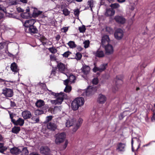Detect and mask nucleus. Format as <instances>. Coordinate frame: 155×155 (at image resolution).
<instances>
[{
  "label": "nucleus",
  "mask_w": 155,
  "mask_h": 155,
  "mask_svg": "<svg viewBox=\"0 0 155 155\" xmlns=\"http://www.w3.org/2000/svg\"><path fill=\"white\" fill-rule=\"evenodd\" d=\"M51 103L52 104H58V102H57L56 100H51Z\"/></svg>",
  "instance_id": "69168bd1"
},
{
  "label": "nucleus",
  "mask_w": 155,
  "mask_h": 155,
  "mask_svg": "<svg viewBox=\"0 0 155 155\" xmlns=\"http://www.w3.org/2000/svg\"><path fill=\"white\" fill-rule=\"evenodd\" d=\"M124 117L123 114V113H121L119 116V118L120 120H122Z\"/></svg>",
  "instance_id": "e2e57ef3"
},
{
  "label": "nucleus",
  "mask_w": 155,
  "mask_h": 155,
  "mask_svg": "<svg viewBox=\"0 0 155 155\" xmlns=\"http://www.w3.org/2000/svg\"><path fill=\"white\" fill-rule=\"evenodd\" d=\"M53 118V116H47L46 117L45 120L44 122V123L46 124L50 122H49L51 121V120Z\"/></svg>",
  "instance_id": "58836bf2"
},
{
  "label": "nucleus",
  "mask_w": 155,
  "mask_h": 155,
  "mask_svg": "<svg viewBox=\"0 0 155 155\" xmlns=\"http://www.w3.org/2000/svg\"><path fill=\"white\" fill-rule=\"evenodd\" d=\"M49 94L55 96V97H58V96H59V93H56L54 92H52L51 91H49Z\"/></svg>",
  "instance_id": "603ef678"
},
{
  "label": "nucleus",
  "mask_w": 155,
  "mask_h": 155,
  "mask_svg": "<svg viewBox=\"0 0 155 155\" xmlns=\"http://www.w3.org/2000/svg\"><path fill=\"white\" fill-rule=\"evenodd\" d=\"M69 82H70L68 80V79H67L65 80L64 81V84L65 85H66V86L67 85L68 86V84Z\"/></svg>",
  "instance_id": "13d9d810"
},
{
  "label": "nucleus",
  "mask_w": 155,
  "mask_h": 155,
  "mask_svg": "<svg viewBox=\"0 0 155 155\" xmlns=\"http://www.w3.org/2000/svg\"><path fill=\"white\" fill-rule=\"evenodd\" d=\"M63 14L65 16H67L69 15L70 12L67 8H64L62 10Z\"/></svg>",
  "instance_id": "c9c22d12"
},
{
  "label": "nucleus",
  "mask_w": 155,
  "mask_h": 155,
  "mask_svg": "<svg viewBox=\"0 0 155 155\" xmlns=\"http://www.w3.org/2000/svg\"><path fill=\"white\" fill-rule=\"evenodd\" d=\"M47 127L48 129L54 131L57 129V126L54 121H51L47 124Z\"/></svg>",
  "instance_id": "f8f14e48"
},
{
  "label": "nucleus",
  "mask_w": 155,
  "mask_h": 155,
  "mask_svg": "<svg viewBox=\"0 0 155 155\" xmlns=\"http://www.w3.org/2000/svg\"><path fill=\"white\" fill-rule=\"evenodd\" d=\"M105 49V53L107 55H110L113 53L114 48L113 46L109 44L105 45L104 46H102Z\"/></svg>",
  "instance_id": "39448f33"
},
{
  "label": "nucleus",
  "mask_w": 155,
  "mask_h": 155,
  "mask_svg": "<svg viewBox=\"0 0 155 155\" xmlns=\"http://www.w3.org/2000/svg\"><path fill=\"white\" fill-rule=\"evenodd\" d=\"M16 105V104L14 102L12 101H10V106L11 107H15Z\"/></svg>",
  "instance_id": "052dcab7"
},
{
  "label": "nucleus",
  "mask_w": 155,
  "mask_h": 155,
  "mask_svg": "<svg viewBox=\"0 0 155 155\" xmlns=\"http://www.w3.org/2000/svg\"><path fill=\"white\" fill-rule=\"evenodd\" d=\"M68 140H66L65 141V143H64V149H65L67 146V145H68Z\"/></svg>",
  "instance_id": "0e129e2a"
},
{
  "label": "nucleus",
  "mask_w": 155,
  "mask_h": 155,
  "mask_svg": "<svg viewBox=\"0 0 155 155\" xmlns=\"http://www.w3.org/2000/svg\"><path fill=\"white\" fill-rule=\"evenodd\" d=\"M114 19L116 22L120 25H123L126 22V19L124 16L121 15H117L115 16Z\"/></svg>",
  "instance_id": "7ed1b4c3"
},
{
  "label": "nucleus",
  "mask_w": 155,
  "mask_h": 155,
  "mask_svg": "<svg viewBox=\"0 0 155 155\" xmlns=\"http://www.w3.org/2000/svg\"><path fill=\"white\" fill-rule=\"evenodd\" d=\"M10 68L11 70L14 72L15 74L18 72L19 69L18 68V66L14 62L12 64Z\"/></svg>",
  "instance_id": "b1692460"
},
{
  "label": "nucleus",
  "mask_w": 155,
  "mask_h": 155,
  "mask_svg": "<svg viewBox=\"0 0 155 155\" xmlns=\"http://www.w3.org/2000/svg\"><path fill=\"white\" fill-rule=\"evenodd\" d=\"M90 70V67L87 65H85L83 66L82 68V70L83 72L86 75L88 73Z\"/></svg>",
  "instance_id": "cd10ccee"
},
{
  "label": "nucleus",
  "mask_w": 155,
  "mask_h": 155,
  "mask_svg": "<svg viewBox=\"0 0 155 155\" xmlns=\"http://www.w3.org/2000/svg\"><path fill=\"white\" fill-rule=\"evenodd\" d=\"M126 146L125 143L119 142L117 144L116 150L119 151H124L125 150V147Z\"/></svg>",
  "instance_id": "4468645a"
},
{
  "label": "nucleus",
  "mask_w": 155,
  "mask_h": 155,
  "mask_svg": "<svg viewBox=\"0 0 155 155\" xmlns=\"http://www.w3.org/2000/svg\"><path fill=\"white\" fill-rule=\"evenodd\" d=\"M96 91V88L91 86H89L85 91L86 95L87 96H91L94 94Z\"/></svg>",
  "instance_id": "6e6552de"
},
{
  "label": "nucleus",
  "mask_w": 155,
  "mask_h": 155,
  "mask_svg": "<svg viewBox=\"0 0 155 155\" xmlns=\"http://www.w3.org/2000/svg\"><path fill=\"white\" fill-rule=\"evenodd\" d=\"M42 12H43L42 11H39L37 8H34L33 12L32 13V16L34 18H35L38 17V16L41 14Z\"/></svg>",
  "instance_id": "4be33fe9"
},
{
  "label": "nucleus",
  "mask_w": 155,
  "mask_h": 155,
  "mask_svg": "<svg viewBox=\"0 0 155 155\" xmlns=\"http://www.w3.org/2000/svg\"><path fill=\"white\" fill-rule=\"evenodd\" d=\"M93 71L94 72H96L97 71L100 72V70L99 67H97L95 66L93 69Z\"/></svg>",
  "instance_id": "4d7b16f0"
},
{
  "label": "nucleus",
  "mask_w": 155,
  "mask_h": 155,
  "mask_svg": "<svg viewBox=\"0 0 155 155\" xmlns=\"http://www.w3.org/2000/svg\"><path fill=\"white\" fill-rule=\"evenodd\" d=\"M7 149V148L5 147H4V146L1 148H0V152L3 153Z\"/></svg>",
  "instance_id": "6e6d98bb"
},
{
  "label": "nucleus",
  "mask_w": 155,
  "mask_h": 155,
  "mask_svg": "<svg viewBox=\"0 0 155 155\" xmlns=\"http://www.w3.org/2000/svg\"><path fill=\"white\" fill-rule=\"evenodd\" d=\"M105 29L106 31L110 34H112L113 32V28L110 27H106Z\"/></svg>",
  "instance_id": "a19ab883"
},
{
  "label": "nucleus",
  "mask_w": 155,
  "mask_h": 155,
  "mask_svg": "<svg viewBox=\"0 0 155 155\" xmlns=\"http://www.w3.org/2000/svg\"><path fill=\"white\" fill-rule=\"evenodd\" d=\"M86 29L85 26L84 25H83L82 27L79 28V30L80 32L81 33H84L85 32Z\"/></svg>",
  "instance_id": "37998d69"
},
{
  "label": "nucleus",
  "mask_w": 155,
  "mask_h": 155,
  "mask_svg": "<svg viewBox=\"0 0 155 155\" xmlns=\"http://www.w3.org/2000/svg\"><path fill=\"white\" fill-rule=\"evenodd\" d=\"M82 57L81 54L80 52H78L76 54V59L77 60H79L81 59Z\"/></svg>",
  "instance_id": "a18cd8bd"
},
{
  "label": "nucleus",
  "mask_w": 155,
  "mask_h": 155,
  "mask_svg": "<svg viewBox=\"0 0 155 155\" xmlns=\"http://www.w3.org/2000/svg\"><path fill=\"white\" fill-rule=\"evenodd\" d=\"M11 153L13 154L18 155L21 152V150L16 147H14L10 149Z\"/></svg>",
  "instance_id": "393cba45"
},
{
  "label": "nucleus",
  "mask_w": 155,
  "mask_h": 155,
  "mask_svg": "<svg viewBox=\"0 0 155 155\" xmlns=\"http://www.w3.org/2000/svg\"><path fill=\"white\" fill-rule=\"evenodd\" d=\"M71 52L69 51H68L65 52L62 55L65 58H67L71 54Z\"/></svg>",
  "instance_id": "49530a36"
},
{
  "label": "nucleus",
  "mask_w": 155,
  "mask_h": 155,
  "mask_svg": "<svg viewBox=\"0 0 155 155\" xmlns=\"http://www.w3.org/2000/svg\"><path fill=\"white\" fill-rule=\"evenodd\" d=\"M76 79V78L75 76L72 74H71L69 76L68 79L70 82L73 83L74 82V81Z\"/></svg>",
  "instance_id": "f704fd0d"
},
{
  "label": "nucleus",
  "mask_w": 155,
  "mask_h": 155,
  "mask_svg": "<svg viewBox=\"0 0 155 155\" xmlns=\"http://www.w3.org/2000/svg\"><path fill=\"white\" fill-rule=\"evenodd\" d=\"M20 127L15 126L12 128V132L14 134H18L20 131Z\"/></svg>",
  "instance_id": "c756f323"
},
{
  "label": "nucleus",
  "mask_w": 155,
  "mask_h": 155,
  "mask_svg": "<svg viewBox=\"0 0 155 155\" xmlns=\"http://www.w3.org/2000/svg\"><path fill=\"white\" fill-rule=\"evenodd\" d=\"M107 66V64H103L100 66L99 68L100 70V72H101L104 71Z\"/></svg>",
  "instance_id": "473e14b6"
},
{
  "label": "nucleus",
  "mask_w": 155,
  "mask_h": 155,
  "mask_svg": "<svg viewBox=\"0 0 155 155\" xmlns=\"http://www.w3.org/2000/svg\"><path fill=\"white\" fill-rule=\"evenodd\" d=\"M25 30L26 32L30 33L31 35L37 33L38 31L36 27L34 25L30 26V27H27V28H25Z\"/></svg>",
  "instance_id": "20e7f679"
},
{
  "label": "nucleus",
  "mask_w": 155,
  "mask_h": 155,
  "mask_svg": "<svg viewBox=\"0 0 155 155\" xmlns=\"http://www.w3.org/2000/svg\"><path fill=\"white\" fill-rule=\"evenodd\" d=\"M57 67L59 71L63 74H65L67 71V67L65 64L61 62L58 63Z\"/></svg>",
  "instance_id": "423d86ee"
},
{
  "label": "nucleus",
  "mask_w": 155,
  "mask_h": 155,
  "mask_svg": "<svg viewBox=\"0 0 155 155\" xmlns=\"http://www.w3.org/2000/svg\"><path fill=\"white\" fill-rule=\"evenodd\" d=\"M110 39L109 36L107 35L104 36L101 40V45L102 46H104V45L109 44V41Z\"/></svg>",
  "instance_id": "dca6fc26"
},
{
  "label": "nucleus",
  "mask_w": 155,
  "mask_h": 155,
  "mask_svg": "<svg viewBox=\"0 0 155 155\" xmlns=\"http://www.w3.org/2000/svg\"><path fill=\"white\" fill-rule=\"evenodd\" d=\"M123 76L121 75H118L116 76V85L117 89H118L119 84L121 85L123 84Z\"/></svg>",
  "instance_id": "2eb2a0df"
},
{
  "label": "nucleus",
  "mask_w": 155,
  "mask_h": 155,
  "mask_svg": "<svg viewBox=\"0 0 155 155\" xmlns=\"http://www.w3.org/2000/svg\"><path fill=\"white\" fill-rule=\"evenodd\" d=\"M17 11L19 12H23L24 10L21 8L20 7H18L17 8Z\"/></svg>",
  "instance_id": "338daca9"
},
{
  "label": "nucleus",
  "mask_w": 155,
  "mask_h": 155,
  "mask_svg": "<svg viewBox=\"0 0 155 155\" xmlns=\"http://www.w3.org/2000/svg\"><path fill=\"white\" fill-rule=\"evenodd\" d=\"M24 120L21 118H19L17 120H15L13 124L15 125H19L21 126H22L25 122Z\"/></svg>",
  "instance_id": "aec40b11"
},
{
  "label": "nucleus",
  "mask_w": 155,
  "mask_h": 155,
  "mask_svg": "<svg viewBox=\"0 0 155 155\" xmlns=\"http://www.w3.org/2000/svg\"><path fill=\"white\" fill-rule=\"evenodd\" d=\"M35 104L37 107H41L44 105L45 103L44 101L40 99L37 101Z\"/></svg>",
  "instance_id": "bb28decb"
},
{
  "label": "nucleus",
  "mask_w": 155,
  "mask_h": 155,
  "mask_svg": "<svg viewBox=\"0 0 155 155\" xmlns=\"http://www.w3.org/2000/svg\"><path fill=\"white\" fill-rule=\"evenodd\" d=\"M59 94H60V96H61V97L63 98V100L64 99H67L68 98V96L66 94L62 93V92H61Z\"/></svg>",
  "instance_id": "de8ad7c7"
},
{
  "label": "nucleus",
  "mask_w": 155,
  "mask_h": 155,
  "mask_svg": "<svg viewBox=\"0 0 155 155\" xmlns=\"http://www.w3.org/2000/svg\"><path fill=\"white\" fill-rule=\"evenodd\" d=\"M57 69V68L56 67L53 68L52 69L51 71V74H53L54 75H55L56 74V71Z\"/></svg>",
  "instance_id": "5fc2aeb1"
},
{
  "label": "nucleus",
  "mask_w": 155,
  "mask_h": 155,
  "mask_svg": "<svg viewBox=\"0 0 155 155\" xmlns=\"http://www.w3.org/2000/svg\"><path fill=\"white\" fill-rule=\"evenodd\" d=\"M71 86H66L64 91L66 93L70 92L71 90Z\"/></svg>",
  "instance_id": "ea45409f"
},
{
  "label": "nucleus",
  "mask_w": 155,
  "mask_h": 155,
  "mask_svg": "<svg viewBox=\"0 0 155 155\" xmlns=\"http://www.w3.org/2000/svg\"><path fill=\"white\" fill-rule=\"evenodd\" d=\"M60 37H61L59 35H57L55 37V39L56 40L58 41L59 40Z\"/></svg>",
  "instance_id": "774afa93"
},
{
  "label": "nucleus",
  "mask_w": 155,
  "mask_h": 155,
  "mask_svg": "<svg viewBox=\"0 0 155 155\" xmlns=\"http://www.w3.org/2000/svg\"><path fill=\"white\" fill-rule=\"evenodd\" d=\"M76 119L74 118L71 120H67L66 123V127H69L71 126H73L76 124Z\"/></svg>",
  "instance_id": "412c9836"
},
{
  "label": "nucleus",
  "mask_w": 155,
  "mask_h": 155,
  "mask_svg": "<svg viewBox=\"0 0 155 155\" xmlns=\"http://www.w3.org/2000/svg\"><path fill=\"white\" fill-rule=\"evenodd\" d=\"M39 39L41 42L47 41V38L44 36L41 37Z\"/></svg>",
  "instance_id": "864d4df0"
},
{
  "label": "nucleus",
  "mask_w": 155,
  "mask_h": 155,
  "mask_svg": "<svg viewBox=\"0 0 155 155\" xmlns=\"http://www.w3.org/2000/svg\"><path fill=\"white\" fill-rule=\"evenodd\" d=\"M9 115H10V117L11 119V121L13 123V122L15 121V119H13V114H11V113Z\"/></svg>",
  "instance_id": "bf43d9fd"
},
{
  "label": "nucleus",
  "mask_w": 155,
  "mask_h": 155,
  "mask_svg": "<svg viewBox=\"0 0 155 155\" xmlns=\"http://www.w3.org/2000/svg\"><path fill=\"white\" fill-rule=\"evenodd\" d=\"M110 6L111 8L114 9L119 8L120 7V5L117 3H115L111 4Z\"/></svg>",
  "instance_id": "72a5a7b5"
},
{
  "label": "nucleus",
  "mask_w": 155,
  "mask_h": 155,
  "mask_svg": "<svg viewBox=\"0 0 155 155\" xmlns=\"http://www.w3.org/2000/svg\"><path fill=\"white\" fill-rule=\"evenodd\" d=\"M2 94L6 97H11L14 94L12 90L6 88L3 90Z\"/></svg>",
  "instance_id": "0eeeda50"
},
{
  "label": "nucleus",
  "mask_w": 155,
  "mask_h": 155,
  "mask_svg": "<svg viewBox=\"0 0 155 155\" xmlns=\"http://www.w3.org/2000/svg\"><path fill=\"white\" fill-rule=\"evenodd\" d=\"M84 99L82 97L75 98L72 102L71 107L74 110H77L80 107L83 105L84 103Z\"/></svg>",
  "instance_id": "f257e3e1"
},
{
  "label": "nucleus",
  "mask_w": 155,
  "mask_h": 155,
  "mask_svg": "<svg viewBox=\"0 0 155 155\" xmlns=\"http://www.w3.org/2000/svg\"><path fill=\"white\" fill-rule=\"evenodd\" d=\"M40 153L45 155L49 154L50 152V149L47 147L42 146L40 149Z\"/></svg>",
  "instance_id": "f3484780"
},
{
  "label": "nucleus",
  "mask_w": 155,
  "mask_h": 155,
  "mask_svg": "<svg viewBox=\"0 0 155 155\" xmlns=\"http://www.w3.org/2000/svg\"><path fill=\"white\" fill-rule=\"evenodd\" d=\"M21 15L23 18L28 19L31 17V15L29 13L27 12L22 13L21 14Z\"/></svg>",
  "instance_id": "c85d7f7f"
},
{
  "label": "nucleus",
  "mask_w": 155,
  "mask_h": 155,
  "mask_svg": "<svg viewBox=\"0 0 155 155\" xmlns=\"http://www.w3.org/2000/svg\"><path fill=\"white\" fill-rule=\"evenodd\" d=\"M68 27H63L62 29L63 30L64 33H66L68 30Z\"/></svg>",
  "instance_id": "680f3d73"
},
{
  "label": "nucleus",
  "mask_w": 155,
  "mask_h": 155,
  "mask_svg": "<svg viewBox=\"0 0 155 155\" xmlns=\"http://www.w3.org/2000/svg\"><path fill=\"white\" fill-rule=\"evenodd\" d=\"M48 50L51 53L53 54H55L57 52L56 49L53 46L51 48H48Z\"/></svg>",
  "instance_id": "79ce46f5"
},
{
  "label": "nucleus",
  "mask_w": 155,
  "mask_h": 155,
  "mask_svg": "<svg viewBox=\"0 0 155 155\" xmlns=\"http://www.w3.org/2000/svg\"><path fill=\"white\" fill-rule=\"evenodd\" d=\"M93 54L95 55L96 57L98 58H102L104 56V52L100 50L99 49L95 52H94Z\"/></svg>",
  "instance_id": "5701e85b"
},
{
  "label": "nucleus",
  "mask_w": 155,
  "mask_h": 155,
  "mask_svg": "<svg viewBox=\"0 0 155 155\" xmlns=\"http://www.w3.org/2000/svg\"><path fill=\"white\" fill-rule=\"evenodd\" d=\"M83 120L81 118H79L76 124V125L74 126L73 128L72 131L74 132H76L78 128L81 126L83 122Z\"/></svg>",
  "instance_id": "6ab92c4d"
},
{
  "label": "nucleus",
  "mask_w": 155,
  "mask_h": 155,
  "mask_svg": "<svg viewBox=\"0 0 155 155\" xmlns=\"http://www.w3.org/2000/svg\"><path fill=\"white\" fill-rule=\"evenodd\" d=\"M68 44L71 48H75L77 46L74 42L73 41H69L68 43Z\"/></svg>",
  "instance_id": "2f4dec72"
},
{
  "label": "nucleus",
  "mask_w": 155,
  "mask_h": 155,
  "mask_svg": "<svg viewBox=\"0 0 155 155\" xmlns=\"http://www.w3.org/2000/svg\"><path fill=\"white\" fill-rule=\"evenodd\" d=\"M66 137V135L64 132L58 133L55 136V143L58 145L60 144L64 141Z\"/></svg>",
  "instance_id": "f03ea898"
},
{
  "label": "nucleus",
  "mask_w": 155,
  "mask_h": 155,
  "mask_svg": "<svg viewBox=\"0 0 155 155\" xmlns=\"http://www.w3.org/2000/svg\"><path fill=\"white\" fill-rule=\"evenodd\" d=\"M90 42L89 41H86L84 42V48H85L88 47L89 46Z\"/></svg>",
  "instance_id": "8fccbe9b"
},
{
  "label": "nucleus",
  "mask_w": 155,
  "mask_h": 155,
  "mask_svg": "<svg viewBox=\"0 0 155 155\" xmlns=\"http://www.w3.org/2000/svg\"><path fill=\"white\" fill-rule=\"evenodd\" d=\"M124 35V32L122 29L118 28L116 30L114 33V36L116 39H121Z\"/></svg>",
  "instance_id": "1a4fd4ad"
},
{
  "label": "nucleus",
  "mask_w": 155,
  "mask_h": 155,
  "mask_svg": "<svg viewBox=\"0 0 155 155\" xmlns=\"http://www.w3.org/2000/svg\"><path fill=\"white\" fill-rule=\"evenodd\" d=\"M92 83L93 84L97 85L98 83V80L97 78H94L92 81Z\"/></svg>",
  "instance_id": "3c124183"
},
{
  "label": "nucleus",
  "mask_w": 155,
  "mask_h": 155,
  "mask_svg": "<svg viewBox=\"0 0 155 155\" xmlns=\"http://www.w3.org/2000/svg\"><path fill=\"white\" fill-rule=\"evenodd\" d=\"M56 97H57L56 100L58 104H61L64 100L63 98L60 96V94H59V96Z\"/></svg>",
  "instance_id": "4c0bfd02"
},
{
  "label": "nucleus",
  "mask_w": 155,
  "mask_h": 155,
  "mask_svg": "<svg viewBox=\"0 0 155 155\" xmlns=\"http://www.w3.org/2000/svg\"><path fill=\"white\" fill-rule=\"evenodd\" d=\"M21 152V155H28L29 153L28 151L27 147H24L23 148Z\"/></svg>",
  "instance_id": "7c9ffc66"
},
{
  "label": "nucleus",
  "mask_w": 155,
  "mask_h": 155,
  "mask_svg": "<svg viewBox=\"0 0 155 155\" xmlns=\"http://www.w3.org/2000/svg\"><path fill=\"white\" fill-rule=\"evenodd\" d=\"M80 12L79 9H75L74 11V14L75 16L76 17H78Z\"/></svg>",
  "instance_id": "09e8293b"
},
{
  "label": "nucleus",
  "mask_w": 155,
  "mask_h": 155,
  "mask_svg": "<svg viewBox=\"0 0 155 155\" xmlns=\"http://www.w3.org/2000/svg\"><path fill=\"white\" fill-rule=\"evenodd\" d=\"M94 1L93 0H90L88 1L87 4L88 5H89L90 8L91 10L92 11V8L94 5Z\"/></svg>",
  "instance_id": "e433bc0d"
},
{
  "label": "nucleus",
  "mask_w": 155,
  "mask_h": 155,
  "mask_svg": "<svg viewBox=\"0 0 155 155\" xmlns=\"http://www.w3.org/2000/svg\"><path fill=\"white\" fill-rule=\"evenodd\" d=\"M106 100L107 98L105 95L101 94H99L97 99V102L99 104H104L106 102Z\"/></svg>",
  "instance_id": "ddd939ff"
},
{
  "label": "nucleus",
  "mask_w": 155,
  "mask_h": 155,
  "mask_svg": "<svg viewBox=\"0 0 155 155\" xmlns=\"http://www.w3.org/2000/svg\"><path fill=\"white\" fill-rule=\"evenodd\" d=\"M44 111L42 110H37L35 111V114L36 115H39L44 113Z\"/></svg>",
  "instance_id": "c03bdc74"
},
{
  "label": "nucleus",
  "mask_w": 155,
  "mask_h": 155,
  "mask_svg": "<svg viewBox=\"0 0 155 155\" xmlns=\"http://www.w3.org/2000/svg\"><path fill=\"white\" fill-rule=\"evenodd\" d=\"M115 13V11L114 9L111 8H107L106 10L105 15L107 17H110L114 15Z\"/></svg>",
  "instance_id": "a211bd4d"
},
{
  "label": "nucleus",
  "mask_w": 155,
  "mask_h": 155,
  "mask_svg": "<svg viewBox=\"0 0 155 155\" xmlns=\"http://www.w3.org/2000/svg\"><path fill=\"white\" fill-rule=\"evenodd\" d=\"M137 140V142L138 145L136 147V149H135V148L133 147V139H132L131 140V147H132V149L133 151H134L136 150H137L140 148V140L139 139L137 138H135Z\"/></svg>",
  "instance_id": "a878e982"
},
{
  "label": "nucleus",
  "mask_w": 155,
  "mask_h": 155,
  "mask_svg": "<svg viewBox=\"0 0 155 155\" xmlns=\"http://www.w3.org/2000/svg\"><path fill=\"white\" fill-rule=\"evenodd\" d=\"M36 22L35 20L33 19H31L26 20L25 22H23V25L25 27V28H27V27L34 25Z\"/></svg>",
  "instance_id": "9d476101"
},
{
  "label": "nucleus",
  "mask_w": 155,
  "mask_h": 155,
  "mask_svg": "<svg viewBox=\"0 0 155 155\" xmlns=\"http://www.w3.org/2000/svg\"><path fill=\"white\" fill-rule=\"evenodd\" d=\"M21 115L24 120L30 119L32 117L31 112L27 110H25L22 111Z\"/></svg>",
  "instance_id": "9b49d317"
}]
</instances>
